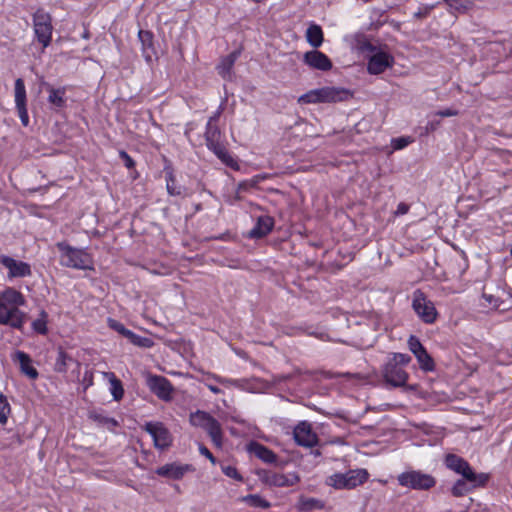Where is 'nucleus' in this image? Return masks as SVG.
I'll list each match as a JSON object with an SVG mask.
<instances>
[{
  "instance_id": "17",
  "label": "nucleus",
  "mask_w": 512,
  "mask_h": 512,
  "mask_svg": "<svg viewBox=\"0 0 512 512\" xmlns=\"http://www.w3.org/2000/svg\"><path fill=\"white\" fill-rule=\"evenodd\" d=\"M303 61L309 67L321 71H329L332 68V62L328 56L316 49L306 52Z\"/></svg>"
},
{
  "instance_id": "33",
  "label": "nucleus",
  "mask_w": 512,
  "mask_h": 512,
  "mask_svg": "<svg viewBox=\"0 0 512 512\" xmlns=\"http://www.w3.org/2000/svg\"><path fill=\"white\" fill-rule=\"evenodd\" d=\"M420 367L425 371H432L434 368L433 360L430 355L427 353L426 349H422L420 352L415 354Z\"/></svg>"
},
{
  "instance_id": "2",
  "label": "nucleus",
  "mask_w": 512,
  "mask_h": 512,
  "mask_svg": "<svg viewBox=\"0 0 512 512\" xmlns=\"http://www.w3.org/2000/svg\"><path fill=\"white\" fill-rule=\"evenodd\" d=\"M26 303L25 296L13 287L0 290V325L22 329L25 313L20 310Z\"/></svg>"
},
{
  "instance_id": "11",
  "label": "nucleus",
  "mask_w": 512,
  "mask_h": 512,
  "mask_svg": "<svg viewBox=\"0 0 512 512\" xmlns=\"http://www.w3.org/2000/svg\"><path fill=\"white\" fill-rule=\"evenodd\" d=\"M143 429L151 435L154 446L160 450L168 448L172 443L169 430L161 422H147Z\"/></svg>"
},
{
  "instance_id": "39",
  "label": "nucleus",
  "mask_w": 512,
  "mask_h": 512,
  "mask_svg": "<svg viewBox=\"0 0 512 512\" xmlns=\"http://www.w3.org/2000/svg\"><path fill=\"white\" fill-rule=\"evenodd\" d=\"M108 325H109V327L111 329H113L114 331H116L119 334L123 335L124 337H126L127 334H129L130 330L127 329L121 322H119L117 320L109 318L108 319Z\"/></svg>"
},
{
  "instance_id": "8",
  "label": "nucleus",
  "mask_w": 512,
  "mask_h": 512,
  "mask_svg": "<svg viewBox=\"0 0 512 512\" xmlns=\"http://www.w3.org/2000/svg\"><path fill=\"white\" fill-rule=\"evenodd\" d=\"M399 485L414 490H428L436 484V480L422 471L410 470L397 477Z\"/></svg>"
},
{
  "instance_id": "51",
  "label": "nucleus",
  "mask_w": 512,
  "mask_h": 512,
  "mask_svg": "<svg viewBox=\"0 0 512 512\" xmlns=\"http://www.w3.org/2000/svg\"><path fill=\"white\" fill-rule=\"evenodd\" d=\"M438 125H439V121H433V120L429 121L426 126L427 132L435 131Z\"/></svg>"
},
{
  "instance_id": "34",
  "label": "nucleus",
  "mask_w": 512,
  "mask_h": 512,
  "mask_svg": "<svg viewBox=\"0 0 512 512\" xmlns=\"http://www.w3.org/2000/svg\"><path fill=\"white\" fill-rule=\"evenodd\" d=\"M211 417L212 416L209 413L198 410V411H196L194 413H191V415H190V423L193 426L203 428L204 425L206 424V422H208Z\"/></svg>"
},
{
  "instance_id": "50",
  "label": "nucleus",
  "mask_w": 512,
  "mask_h": 512,
  "mask_svg": "<svg viewBox=\"0 0 512 512\" xmlns=\"http://www.w3.org/2000/svg\"><path fill=\"white\" fill-rule=\"evenodd\" d=\"M408 205L405 204V203H400L398 206H397V210H396V214L397 215H404L408 212Z\"/></svg>"
},
{
  "instance_id": "25",
  "label": "nucleus",
  "mask_w": 512,
  "mask_h": 512,
  "mask_svg": "<svg viewBox=\"0 0 512 512\" xmlns=\"http://www.w3.org/2000/svg\"><path fill=\"white\" fill-rule=\"evenodd\" d=\"M203 429L207 431L209 436L211 437L212 442L216 446H221L222 444V429L220 423L214 418L211 417L208 422L204 425Z\"/></svg>"
},
{
  "instance_id": "29",
  "label": "nucleus",
  "mask_w": 512,
  "mask_h": 512,
  "mask_svg": "<svg viewBox=\"0 0 512 512\" xmlns=\"http://www.w3.org/2000/svg\"><path fill=\"white\" fill-rule=\"evenodd\" d=\"M239 56V52L234 51L223 58L220 64L217 66L218 73L223 77L227 78L230 76L231 69Z\"/></svg>"
},
{
  "instance_id": "52",
  "label": "nucleus",
  "mask_w": 512,
  "mask_h": 512,
  "mask_svg": "<svg viewBox=\"0 0 512 512\" xmlns=\"http://www.w3.org/2000/svg\"><path fill=\"white\" fill-rule=\"evenodd\" d=\"M138 336L139 335L135 334L134 332H132L130 330L129 334H127L126 338L129 339L132 344L136 345V342L138 341Z\"/></svg>"
},
{
  "instance_id": "41",
  "label": "nucleus",
  "mask_w": 512,
  "mask_h": 512,
  "mask_svg": "<svg viewBox=\"0 0 512 512\" xmlns=\"http://www.w3.org/2000/svg\"><path fill=\"white\" fill-rule=\"evenodd\" d=\"M412 142L410 137H399L392 139V146L395 150H400L407 147Z\"/></svg>"
},
{
  "instance_id": "18",
  "label": "nucleus",
  "mask_w": 512,
  "mask_h": 512,
  "mask_svg": "<svg viewBox=\"0 0 512 512\" xmlns=\"http://www.w3.org/2000/svg\"><path fill=\"white\" fill-rule=\"evenodd\" d=\"M393 58L386 52H375L368 61L367 70L370 74L377 75L384 72L392 65Z\"/></svg>"
},
{
  "instance_id": "1",
  "label": "nucleus",
  "mask_w": 512,
  "mask_h": 512,
  "mask_svg": "<svg viewBox=\"0 0 512 512\" xmlns=\"http://www.w3.org/2000/svg\"><path fill=\"white\" fill-rule=\"evenodd\" d=\"M450 470L461 476L451 489L455 496H463L476 488L485 487L490 479L488 473H476L465 459L455 454H450Z\"/></svg>"
},
{
  "instance_id": "42",
  "label": "nucleus",
  "mask_w": 512,
  "mask_h": 512,
  "mask_svg": "<svg viewBox=\"0 0 512 512\" xmlns=\"http://www.w3.org/2000/svg\"><path fill=\"white\" fill-rule=\"evenodd\" d=\"M411 357L408 354L404 353H394L393 359L389 361L390 363H397L398 366L406 365L410 362Z\"/></svg>"
},
{
  "instance_id": "38",
  "label": "nucleus",
  "mask_w": 512,
  "mask_h": 512,
  "mask_svg": "<svg viewBox=\"0 0 512 512\" xmlns=\"http://www.w3.org/2000/svg\"><path fill=\"white\" fill-rule=\"evenodd\" d=\"M322 508V504L319 500L315 498H306L302 499L300 503V509L301 510H313V509H319Z\"/></svg>"
},
{
  "instance_id": "30",
  "label": "nucleus",
  "mask_w": 512,
  "mask_h": 512,
  "mask_svg": "<svg viewBox=\"0 0 512 512\" xmlns=\"http://www.w3.org/2000/svg\"><path fill=\"white\" fill-rule=\"evenodd\" d=\"M48 314L45 310H41L39 317L32 322V329L41 334L46 335L48 333Z\"/></svg>"
},
{
  "instance_id": "31",
  "label": "nucleus",
  "mask_w": 512,
  "mask_h": 512,
  "mask_svg": "<svg viewBox=\"0 0 512 512\" xmlns=\"http://www.w3.org/2000/svg\"><path fill=\"white\" fill-rule=\"evenodd\" d=\"M243 501L251 507L268 509L271 503L257 494H250L243 497Z\"/></svg>"
},
{
  "instance_id": "14",
  "label": "nucleus",
  "mask_w": 512,
  "mask_h": 512,
  "mask_svg": "<svg viewBox=\"0 0 512 512\" xmlns=\"http://www.w3.org/2000/svg\"><path fill=\"white\" fill-rule=\"evenodd\" d=\"M15 107L23 126H28L29 115L26 107V88L23 79L15 80L14 85Z\"/></svg>"
},
{
  "instance_id": "37",
  "label": "nucleus",
  "mask_w": 512,
  "mask_h": 512,
  "mask_svg": "<svg viewBox=\"0 0 512 512\" xmlns=\"http://www.w3.org/2000/svg\"><path fill=\"white\" fill-rule=\"evenodd\" d=\"M207 380H214L225 387L238 386V380L221 377L217 374L207 373Z\"/></svg>"
},
{
  "instance_id": "43",
  "label": "nucleus",
  "mask_w": 512,
  "mask_h": 512,
  "mask_svg": "<svg viewBox=\"0 0 512 512\" xmlns=\"http://www.w3.org/2000/svg\"><path fill=\"white\" fill-rule=\"evenodd\" d=\"M408 345L410 351L415 355L416 353L420 352L422 349H424L423 345L420 343L419 339L415 336H410L408 340Z\"/></svg>"
},
{
  "instance_id": "24",
  "label": "nucleus",
  "mask_w": 512,
  "mask_h": 512,
  "mask_svg": "<svg viewBox=\"0 0 512 512\" xmlns=\"http://www.w3.org/2000/svg\"><path fill=\"white\" fill-rule=\"evenodd\" d=\"M249 451L265 463H274L277 460V456L272 450L258 442L250 443Z\"/></svg>"
},
{
  "instance_id": "7",
  "label": "nucleus",
  "mask_w": 512,
  "mask_h": 512,
  "mask_svg": "<svg viewBox=\"0 0 512 512\" xmlns=\"http://www.w3.org/2000/svg\"><path fill=\"white\" fill-rule=\"evenodd\" d=\"M33 30L37 41L42 45L43 50L47 48L52 41V18L48 12L38 9L32 16Z\"/></svg>"
},
{
  "instance_id": "10",
  "label": "nucleus",
  "mask_w": 512,
  "mask_h": 512,
  "mask_svg": "<svg viewBox=\"0 0 512 512\" xmlns=\"http://www.w3.org/2000/svg\"><path fill=\"white\" fill-rule=\"evenodd\" d=\"M0 264L8 270L7 278L9 280L29 277L32 274V269L29 263L14 259L4 254H0Z\"/></svg>"
},
{
  "instance_id": "5",
  "label": "nucleus",
  "mask_w": 512,
  "mask_h": 512,
  "mask_svg": "<svg viewBox=\"0 0 512 512\" xmlns=\"http://www.w3.org/2000/svg\"><path fill=\"white\" fill-rule=\"evenodd\" d=\"M206 145L224 164L229 167H237L236 160L229 154L226 147L221 142V132L217 124L208 121L205 131Z\"/></svg>"
},
{
  "instance_id": "58",
  "label": "nucleus",
  "mask_w": 512,
  "mask_h": 512,
  "mask_svg": "<svg viewBox=\"0 0 512 512\" xmlns=\"http://www.w3.org/2000/svg\"><path fill=\"white\" fill-rule=\"evenodd\" d=\"M510 254L512 255V245H511V249H510Z\"/></svg>"
},
{
  "instance_id": "28",
  "label": "nucleus",
  "mask_w": 512,
  "mask_h": 512,
  "mask_svg": "<svg viewBox=\"0 0 512 512\" xmlns=\"http://www.w3.org/2000/svg\"><path fill=\"white\" fill-rule=\"evenodd\" d=\"M71 364H75L79 366V363L74 360L70 355L64 352L62 349H59L58 356L55 361V371L59 373H65Z\"/></svg>"
},
{
  "instance_id": "40",
  "label": "nucleus",
  "mask_w": 512,
  "mask_h": 512,
  "mask_svg": "<svg viewBox=\"0 0 512 512\" xmlns=\"http://www.w3.org/2000/svg\"><path fill=\"white\" fill-rule=\"evenodd\" d=\"M222 472L227 477L233 478L235 480L242 481V479H243L242 476L239 474L238 470L234 466H231V465L222 466Z\"/></svg>"
},
{
  "instance_id": "57",
  "label": "nucleus",
  "mask_w": 512,
  "mask_h": 512,
  "mask_svg": "<svg viewBox=\"0 0 512 512\" xmlns=\"http://www.w3.org/2000/svg\"><path fill=\"white\" fill-rule=\"evenodd\" d=\"M313 454L318 456V455H320V452L318 450H316L315 452H313Z\"/></svg>"
},
{
  "instance_id": "35",
  "label": "nucleus",
  "mask_w": 512,
  "mask_h": 512,
  "mask_svg": "<svg viewBox=\"0 0 512 512\" xmlns=\"http://www.w3.org/2000/svg\"><path fill=\"white\" fill-rule=\"evenodd\" d=\"M11 413V407L7 398L0 393V424L5 425L8 421V416Z\"/></svg>"
},
{
  "instance_id": "36",
  "label": "nucleus",
  "mask_w": 512,
  "mask_h": 512,
  "mask_svg": "<svg viewBox=\"0 0 512 512\" xmlns=\"http://www.w3.org/2000/svg\"><path fill=\"white\" fill-rule=\"evenodd\" d=\"M473 7L472 0H450V11L465 13Z\"/></svg>"
},
{
  "instance_id": "46",
  "label": "nucleus",
  "mask_w": 512,
  "mask_h": 512,
  "mask_svg": "<svg viewBox=\"0 0 512 512\" xmlns=\"http://www.w3.org/2000/svg\"><path fill=\"white\" fill-rule=\"evenodd\" d=\"M202 382L205 384V386L214 394H220L222 393L223 391L218 387L216 386L213 382H215L214 380H207V374H205V377L204 379L202 380Z\"/></svg>"
},
{
  "instance_id": "20",
  "label": "nucleus",
  "mask_w": 512,
  "mask_h": 512,
  "mask_svg": "<svg viewBox=\"0 0 512 512\" xmlns=\"http://www.w3.org/2000/svg\"><path fill=\"white\" fill-rule=\"evenodd\" d=\"M190 470L191 466L188 464L170 463L157 468L156 474L168 479L179 480Z\"/></svg>"
},
{
  "instance_id": "53",
  "label": "nucleus",
  "mask_w": 512,
  "mask_h": 512,
  "mask_svg": "<svg viewBox=\"0 0 512 512\" xmlns=\"http://www.w3.org/2000/svg\"><path fill=\"white\" fill-rule=\"evenodd\" d=\"M221 111H222V108L220 106L219 109L217 110V112L213 116H211L208 121H212V124H216V122L221 114Z\"/></svg>"
},
{
  "instance_id": "48",
  "label": "nucleus",
  "mask_w": 512,
  "mask_h": 512,
  "mask_svg": "<svg viewBox=\"0 0 512 512\" xmlns=\"http://www.w3.org/2000/svg\"><path fill=\"white\" fill-rule=\"evenodd\" d=\"M152 341L149 338L138 336V341L136 342L137 346L140 347H150Z\"/></svg>"
},
{
  "instance_id": "47",
  "label": "nucleus",
  "mask_w": 512,
  "mask_h": 512,
  "mask_svg": "<svg viewBox=\"0 0 512 512\" xmlns=\"http://www.w3.org/2000/svg\"><path fill=\"white\" fill-rule=\"evenodd\" d=\"M199 452L201 455L207 457L213 464H215L216 460H215V457L212 455V453L208 450L207 447H205L204 445L200 444L199 445Z\"/></svg>"
},
{
  "instance_id": "49",
  "label": "nucleus",
  "mask_w": 512,
  "mask_h": 512,
  "mask_svg": "<svg viewBox=\"0 0 512 512\" xmlns=\"http://www.w3.org/2000/svg\"><path fill=\"white\" fill-rule=\"evenodd\" d=\"M121 157L125 160V165L128 167V168H132L134 166V161L133 159L124 151H122L120 153Z\"/></svg>"
},
{
  "instance_id": "44",
  "label": "nucleus",
  "mask_w": 512,
  "mask_h": 512,
  "mask_svg": "<svg viewBox=\"0 0 512 512\" xmlns=\"http://www.w3.org/2000/svg\"><path fill=\"white\" fill-rule=\"evenodd\" d=\"M358 49L361 52H368V53H373V54L375 52H377L376 51V47L370 41H368L367 39H362L361 41H359Z\"/></svg>"
},
{
  "instance_id": "13",
  "label": "nucleus",
  "mask_w": 512,
  "mask_h": 512,
  "mask_svg": "<svg viewBox=\"0 0 512 512\" xmlns=\"http://www.w3.org/2000/svg\"><path fill=\"white\" fill-rule=\"evenodd\" d=\"M146 384L151 392L163 401L172 399L173 386L168 379L160 375H148Z\"/></svg>"
},
{
  "instance_id": "15",
  "label": "nucleus",
  "mask_w": 512,
  "mask_h": 512,
  "mask_svg": "<svg viewBox=\"0 0 512 512\" xmlns=\"http://www.w3.org/2000/svg\"><path fill=\"white\" fill-rule=\"evenodd\" d=\"M383 375L387 383L394 387L404 386L408 379V374L397 363L388 362L383 370Z\"/></svg>"
},
{
  "instance_id": "19",
  "label": "nucleus",
  "mask_w": 512,
  "mask_h": 512,
  "mask_svg": "<svg viewBox=\"0 0 512 512\" xmlns=\"http://www.w3.org/2000/svg\"><path fill=\"white\" fill-rule=\"evenodd\" d=\"M48 92L47 101L53 111H60L66 107V89L64 87L54 88L49 83L43 84Z\"/></svg>"
},
{
  "instance_id": "4",
  "label": "nucleus",
  "mask_w": 512,
  "mask_h": 512,
  "mask_svg": "<svg viewBox=\"0 0 512 512\" xmlns=\"http://www.w3.org/2000/svg\"><path fill=\"white\" fill-rule=\"evenodd\" d=\"M348 90L336 87L313 89L298 98L300 104L335 103L349 98Z\"/></svg>"
},
{
  "instance_id": "12",
  "label": "nucleus",
  "mask_w": 512,
  "mask_h": 512,
  "mask_svg": "<svg viewBox=\"0 0 512 512\" xmlns=\"http://www.w3.org/2000/svg\"><path fill=\"white\" fill-rule=\"evenodd\" d=\"M293 438L297 445L312 448L318 445L319 438L308 421H300L293 430Z\"/></svg>"
},
{
  "instance_id": "54",
  "label": "nucleus",
  "mask_w": 512,
  "mask_h": 512,
  "mask_svg": "<svg viewBox=\"0 0 512 512\" xmlns=\"http://www.w3.org/2000/svg\"><path fill=\"white\" fill-rule=\"evenodd\" d=\"M246 187H247V184H246L245 182L240 183V184H239V186H238V190H239V191H240V190H244V189H246Z\"/></svg>"
},
{
  "instance_id": "9",
  "label": "nucleus",
  "mask_w": 512,
  "mask_h": 512,
  "mask_svg": "<svg viewBox=\"0 0 512 512\" xmlns=\"http://www.w3.org/2000/svg\"><path fill=\"white\" fill-rule=\"evenodd\" d=\"M412 307L416 314L425 322L433 323L437 312L431 301H429L421 290L413 293Z\"/></svg>"
},
{
  "instance_id": "6",
  "label": "nucleus",
  "mask_w": 512,
  "mask_h": 512,
  "mask_svg": "<svg viewBox=\"0 0 512 512\" xmlns=\"http://www.w3.org/2000/svg\"><path fill=\"white\" fill-rule=\"evenodd\" d=\"M368 477L366 469H353L329 476L326 483L335 489H353L366 482Z\"/></svg>"
},
{
  "instance_id": "26",
  "label": "nucleus",
  "mask_w": 512,
  "mask_h": 512,
  "mask_svg": "<svg viewBox=\"0 0 512 512\" xmlns=\"http://www.w3.org/2000/svg\"><path fill=\"white\" fill-rule=\"evenodd\" d=\"M103 376L109 381L110 383V393L113 396V399L116 401H119L123 398L124 395V389L121 381L116 377V375L113 372H104Z\"/></svg>"
},
{
  "instance_id": "27",
  "label": "nucleus",
  "mask_w": 512,
  "mask_h": 512,
  "mask_svg": "<svg viewBox=\"0 0 512 512\" xmlns=\"http://www.w3.org/2000/svg\"><path fill=\"white\" fill-rule=\"evenodd\" d=\"M307 42L313 47L318 48L323 43V31L317 24H311L306 30Z\"/></svg>"
},
{
  "instance_id": "16",
  "label": "nucleus",
  "mask_w": 512,
  "mask_h": 512,
  "mask_svg": "<svg viewBox=\"0 0 512 512\" xmlns=\"http://www.w3.org/2000/svg\"><path fill=\"white\" fill-rule=\"evenodd\" d=\"M261 479L264 483L275 487H289L299 482V477L296 474L287 476L272 471H264Z\"/></svg>"
},
{
  "instance_id": "32",
  "label": "nucleus",
  "mask_w": 512,
  "mask_h": 512,
  "mask_svg": "<svg viewBox=\"0 0 512 512\" xmlns=\"http://www.w3.org/2000/svg\"><path fill=\"white\" fill-rule=\"evenodd\" d=\"M166 189L171 196H179L183 191V187L176 184L175 177L171 171L166 172Z\"/></svg>"
},
{
  "instance_id": "55",
  "label": "nucleus",
  "mask_w": 512,
  "mask_h": 512,
  "mask_svg": "<svg viewBox=\"0 0 512 512\" xmlns=\"http://www.w3.org/2000/svg\"><path fill=\"white\" fill-rule=\"evenodd\" d=\"M439 114L441 116H448V110L441 111Z\"/></svg>"
},
{
  "instance_id": "21",
  "label": "nucleus",
  "mask_w": 512,
  "mask_h": 512,
  "mask_svg": "<svg viewBox=\"0 0 512 512\" xmlns=\"http://www.w3.org/2000/svg\"><path fill=\"white\" fill-rule=\"evenodd\" d=\"M274 227V219L269 215H262L257 218L255 226L249 231V237L260 239L268 235Z\"/></svg>"
},
{
  "instance_id": "56",
  "label": "nucleus",
  "mask_w": 512,
  "mask_h": 512,
  "mask_svg": "<svg viewBox=\"0 0 512 512\" xmlns=\"http://www.w3.org/2000/svg\"><path fill=\"white\" fill-rule=\"evenodd\" d=\"M444 463L446 464V466H448V454H446L444 456V459H443Z\"/></svg>"
},
{
  "instance_id": "3",
  "label": "nucleus",
  "mask_w": 512,
  "mask_h": 512,
  "mask_svg": "<svg viewBox=\"0 0 512 512\" xmlns=\"http://www.w3.org/2000/svg\"><path fill=\"white\" fill-rule=\"evenodd\" d=\"M56 248L62 266L79 270L92 269V258L84 249L72 247L66 242L56 243Z\"/></svg>"
},
{
  "instance_id": "22",
  "label": "nucleus",
  "mask_w": 512,
  "mask_h": 512,
  "mask_svg": "<svg viewBox=\"0 0 512 512\" xmlns=\"http://www.w3.org/2000/svg\"><path fill=\"white\" fill-rule=\"evenodd\" d=\"M13 359L19 363L20 370L23 374L28 376L30 379H36L38 377V371L34 368L32 359L27 353L17 351L14 354Z\"/></svg>"
},
{
  "instance_id": "23",
  "label": "nucleus",
  "mask_w": 512,
  "mask_h": 512,
  "mask_svg": "<svg viewBox=\"0 0 512 512\" xmlns=\"http://www.w3.org/2000/svg\"><path fill=\"white\" fill-rule=\"evenodd\" d=\"M138 38L141 42L142 53L147 62L152 60L154 52L153 46V34L147 30H140L138 32Z\"/></svg>"
},
{
  "instance_id": "45",
  "label": "nucleus",
  "mask_w": 512,
  "mask_h": 512,
  "mask_svg": "<svg viewBox=\"0 0 512 512\" xmlns=\"http://www.w3.org/2000/svg\"><path fill=\"white\" fill-rule=\"evenodd\" d=\"M483 299L486 302V306L494 309L500 307L499 299L492 294L483 293Z\"/></svg>"
}]
</instances>
